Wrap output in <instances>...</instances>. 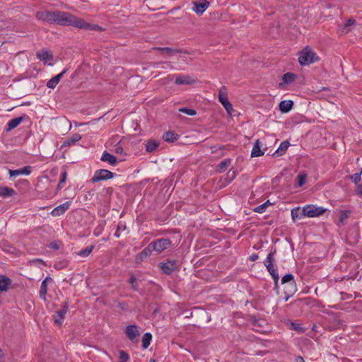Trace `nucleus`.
I'll return each instance as SVG.
<instances>
[{
    "instance_id": "393cba45",
    "label": "nucleus",
    "mask_w": 362,
    "mask_h": 362,
    "mask_svg": "<svg viewBox=\"0 0 362 362\" xmlns=\"http://www.w3.org/2000/svg\"><path fill=\"white\" fill-rule=\"evenodd\" d=\"M260 141L257 139L251 151V157H259L264 155V152L260 148Z\"/></svg>"
},
{
    "instance_id": "6ab92c4d",
    "label": "nucleus",
    "mask_w": 362,
    "mask_h": 362,
    "mask_svg": "<svg viewBox=\"0 0 362 362\" xmlns=\"http://www.w3.org/2000/svg\"><path fill=\"white\" fill-rule=\"evenodd\" d=\"M152 250L151 247L149 245L145 248L142 252L137 255L136 257V261L138 263L143 262L147 257H148L151 255Z\"/></svg>"
},
{
    "instance_id": "603ef678",
    "label": "nucleus",
    "mask_w": 362,
    "mask_h": 362,
    "mask_svg": "<svg viewBox=\"0 0 362 362\" xmlns=\"http://www.w3.org/2000/svg\"><path fill=\"white\" fill-rule=\"evenodd\" d=\"M292 325L293 328L294 329H296V330H300V329L299 326L296 325V324H294V323H292V325Z\"/></svg>"
},
{
    "instance_id": "ea45409f",
    "label": "nucleus",
    "mask_w": 362,
    "mask_h": 362,
    "mask_svg": "<svg viewBox=\"0 0 362 362\" xmlns=\"http://www.w3.org/2000/svg\"><path fill=\"white\" fill-rule=\"evenodd\" d=\"M300 208L297 207L291 210V217L293 221L300 218Z\"/></svg>"
},
{
    "instance_id": "e433bc0d",
    "label": "nucleus",
    "mask_w": 362,
    "mask_h": 362,
    "mask_svg": "<svg viewBox=\"0 0 362 362\" xmlns=\"http://www.w3.org/2000/svg\"><path fill=\"white\" fill-rule=\"evenodd\" d=\"M93 246L86 247V249L78 252L77 255L80 257H88L93 251Z\"/></svg>"
},
{
    "instance_id": "09e8293b",
    "label": "nucleus",
    "mask_w": 362,
    "mask_h": 362,
    "mask_svg": "<svg viewBox=\"0 0 362 362\" xmlns=\"http://www.w3.org/2000/svg\"><path fill=\"white\" fill-rule=\"evenodd\" d=\"M66 176H67V173L66 172H64L62 173V176L61 180L59 182L61 184L65 182L66 179Z\"/></svg>"
},
{
    "instance_id": "412c9836",
    "label": "nucleus",
    "mask_w": 362,
    "mask_h": 362,
    "mask_svg": "<svg viewBox=\"0 0 362 362\" xmlns=\"http://www.w3.org/2000/svg\"><path fill=\"white\" fill-rule=\"evenodd\" d=\"M16 194V192L8 187H0V197L2 198L11 197Z\"/></svg>"
},
{
    "instance_id": "f03ea898",
    "label": "nucleus",
    "mask_w": 362,
    "mask_h": 362,
    "mask_svg": "<svg viewBox=\"0 0 362 362\" xmlns=\"http://www.w3.org/2000/svg\"><path fill=\"white\" fill-rule=\"evenodd\" d=\"M298 57V61L301 66L309 65L320 60L317 53L310 46H306L299 51Z\"/></svg>"
},
{
    "instance_id": "c9c22d12",
    "label": "nucleus",
    "mask_w": 362,
    "mask_h": 362,
    "mask_svg": "<svg viewBox=\"0 0 362 362\" xmlns=\"http://www.w3.org/2000/svg\"><path fill=\"white\" fill-rule=\"evenodd\" d=\"M152 335L150 333H146L143 336L142 339V346L144 349H147L151 343Z\"/></svg>"
},
{
    "instance_id": "bb28decb",
    "label": "nucleus",
    "mask_w": 362,
    "mask_h": 362,
    "mask_svg": "<svg viewBox=\"0 0 362 362\" xmlns=\"http://www.w3.org/2000/svg\"><path fill=\"white\" fill-rule=\"evenodd\" d=\"M11 279L5 276H0V291H6L8 290L9 285L11 284Z\"/></svg>"
},
{
    "instance_id": "37998d69",
    "label": "nucleus",
    "mask_w": 362,
    "mask_h": 362,
    "mask_svg": "<svg viewBox=\"0 0 362 362\" xmlns=\"http://www.w3.org/2000/svg\"><path fill=\"white\" fill-rule=\"evenodd\" d=\"M306 181V175L305 174H300L298 175V182L299 186H303Z\"/></svg>"
},
{
    "instance_id": "a211bd4d",
    "label": "nucleus",
    "mask_w": 362,
    "mask_h": 362,
    "mask_svg": "<svg viewBox=\"0 0 362 362\" xmlns=\"http://www.w3.org/2000/svg\"><path fill=\"white\" fill-rule=\"evenodd\" d=\"M52 11H40L36 13L35 17L37 20L51 23Z\"/></svg>"
},
{
    "instance_id": "aec40b11",
    "label": "nucleus",
    "mask_w": 362,
    "mask_h": 362,
    "mask_svg": "<svg viewBox=\"0 0 362 362\" xmlns=\"http://www.w3.org/2000/svg\"><path fill=\"white\" fill-rule=\"evenodd\" d=\"M65 72L66 70L49 79L47 83V86L52 89L54 88L60 81L62 76L65 74Z\"/></svg>"
},
{
    "instance_id": "423d86ee",
    "label": "nucleus",
    "mask_w": 362,
    "mask_h": 362,
    "mask_svg": "<svg viewBox=\"0 0 362 362\" xmlns=\"http://www.w3.org/2000/svg\"><path fill=\"white\" fill-rule=\"evenodd\" d=\"M326 209L315 205H307L302 209V215L310 218L318 217L322 215Z\"/></svg>"
},
{
    "instance_id": "bf43d9fd",
    "label": "nucleus",
    "mask_w": 362,
    "mask_h": 362,
    "mask_svg": "<svg viewBox=\"0 0 362 362\" xmlns=\"http://www.w3.org/2000/svg\"><path fill=\"white\" fill-rule=\"evenodd\" d=\"M149 362H156L155 359L151 358Z\"/></svg>"
},
{
    "instance_id": "a19ab883",
    "label": "nucleus",
    "mask_w": 362,
    "mask_h": 362,
    "mask_svg": "<svg viewBox=\"0 0 362 362\" xmlns=\"http://www.w3.org/2000/svg\"><path fill=\"white\" fill-rule=\"evenodd\" d=\"M350 214V211H341L339 213V221L343 223L345 220H346Z\"/></svg>"
},
{
    "instance_id": "c03bdc74",
    "label": "nucleus",
    "mask_w": 362,
    "mask_h": 362,
    "mask_svg": "<svg viewBox=\"0 0 362 362\" xmlns=\"http://www.w3.org/2000/svg\"><path fill=\"white\" fill-rule=\"evenodd\" d=\"M226 175L230 180H233L236 177V171L235 170L230 169Z\"/></svg>"
},
{
    "instance_id": "f704fd0d",
    "label": "nucleus",
    "mask_w": 362,
    "mask_h": 362,
    "mask_svg": "<svg viewBox=\"0 0 362 362\" xmlns=\"http://www.w3.org/2000/svg\"><path fill=\"white\" fill-rule=\"evenodd\" d=\"M177 139V135L173 132H168L164 134L163 139L166 141L173 142Z\"/></svg>"
},
{
    "instance_id": "f257e3e1",
    "label": "nucleus",
    "mask_w": 362,
    "mask_h": 362,
    "mask_svg": "<svg viewBox=\"0 0 362 362\" xmlns=\"http://www.w3.org/2000/svg\"><path fill=\"white\" fill-rule=\"evenodd\" d=\"M51 23L64 26H73L86 30L103 31V28L97 24L88 22L71 13L60 11H52Z\"/></svg>"
},
{
    "instance_id": "4d7b16f0",
    "label": "nucleus",
    "mask_w": 362,
    "mask_h": 362,
    "mask_svg": "<svg viewBox=\"0 0 362 362\" xmlns=\"http://www.w3.org/2000/svg\"><path fill=\"white\" fill-rule=\"evenodd\" d=\"M147 1L149 4H153V0H145Z\"/></svg>"
},
{
    "instance_id": "4468645a",
    "label": "nucleus",
    "mask_w": 362,
    "mask_h": 362,
    "mask_svg": "<svg viewBox=\"0 0 362 362\" xmlns=\"http://www.w3.org/2000/svg\"><path fill=\"white\" fill-rule=\"evenodd\" d=\"M274 258L272 253H270L266 261H265V265L269 271V272L271 274V275L273 276L274 279L276 282L279 279L278 274L274 268V266L273 265Z\"/></svg>"
},
{
    "instance_id": "49530a36",
    "label": "nucleus",
    "mask_w": 362,
    "mask_h": 362,
    "mask_svg": "<svg viewBox=\"0 0 362 362\" xmlns=\"http://www.w3.org/2000/svg\"><path fill=\"white\" fill-rule=\"evenodd\" d=\"M356 193L358 196H362V185L358 184L356 187Z\"/></svg>"
},
{
    "instance_id": "8fccbe9b",
    "label": "nucleus",
    "mask_w": 362,
    "mask_h": 362,
    "mask_svg": "<svg viewBox=\"0 0 362 362\" xmlns=\"http://www.w3.org/2000/svg\"><path fill=\"white\" fill-rule=\"evenodd\" d=\"M115 152H116L117 153H120V154H122V153H124V150H123L122 147H121V146H117V147L115 148Z\"/></svg>"
},
{
    "instance_id": "c85d7f7f",
    "label": "nucleus",
    "mask_w": 362,
    "mask_h": 362,
    "mask_svg": "<svg viewBox=\"0 0 362 362\" xmlns=\"http://www.w3.org/2000/svg\"><path fill=\"white\" fill-rule=\"evenodd\" d=\"M160 143L155 140H148L146 144V150L149 153H152L156 150Z\"/></svg>"
},
{
    "instance_id": "a18cd8bd",
    "label": "nucleus",
    "mask_w": 362,
    "mask_h": 362,
    "mask_svg": "<svg viewBox=\"0 0 362 362\" xmlns=\"http://www.w3.org/2000/svg\"><path fill=\"white\" fill-rule=\"evenodd\" d=\"M266 208H267V207H266V204H262V205H259V206H258L257 207H256V208L254 209V211H255V212H257V213H259V214H261V213L264 212V211H265V209H266Z\"/></svg>"
},
{
    "instance_id": "7ed1b4c3",
    "label": "nucleus",
    "mask_w": 362,
    "mask_h": 362,
    "mask_svg": "<svg viewBox=\"0 0 362 362\" xmlns=\"http://www.w3.org/2000/svg\"><path fill=\"white\" fill-rule=\"evenodd\" d=\"M218 101L224 107L228 115H231L234 112V109L228 100L227 88L225 86H222L218 90Z\"/></svg>"
},
{
    "instance_id": "6e6d98bb",
    "label": "nucleus",
    "mask_w": 362,
    "mask_h": 362,
    "mask_svg": "<svg viewBox=\"0 0 362 362\" xmlns=\"http://www.w3.org/2000/svg\"><path fill=\"white\" fill-rule=\"evenodd\" d=\"M263 204H266V207H267L268 206L272 205V204L269 202V201L266 202H265V203H264Z\"/></svg>"
},
{
    "instance_id": "5fc2aeb1",
    "label": "nucleus",
    "mask_w": 362,
    "mask_h": 362,
    "mask_svg": "<svg viewBox=\"0 0 362 362\" xmlns=\"http://www.w3.org/2000/svg\"><path fill=\"white\" fill-rule=\"evenodd\" d=\"M3 356H4V354H3L1 349L0 348V362L3 360Z\"/></svg>"
},
{
    "instance_id": "4be33fe9",
    "label": "nucleus",
    "mask_w": 362,
    "mask_h": 362,
    "mask_svg": "<svg viewBox=\"0 0 362 362\" xmlns=\"http://www.w3.org/2000/svg\"><path fill=\"white\" fill-rule=\"evenodd\" d=\"M23 119H24L23 117H16L11 120H10L7 124L6 131L10 132L12 129L17 127L23 122Z\"/></svg>"
},
{
    "instance_id": "a878e982",
    "label": "nucleus",
    "mask_w": 362,
    "mask_h": 362,
    "mask_svg": "<svg viewBox=\"0 0 362 362\" xmlns=\"http://www.w3.org/2000/svg\"><path fill=\"white\" fill-rule=\"evenodd\" d=\"M154 49L158 51L161 54H164L168 56H173L180 52L179 50L173 49L171 47H155Z\"/></svg>"
},
{
    "instance_id": "4c0bfd02",
    "label": "nucleus",
    "mask_w": 362,
    "mask_h": 362,
    "mask_svg": "<svg viewBox=\"0 0 362 362\" xmlns=\"http://www.w3.org/2000/svg\"><path fill=\"white\" fill-rule=\"evenodd\" d=\"M230 164V160L227 159L223 161H222L218 166V170L220 172H222L225 170Z\"/></svg>"
},
{
    "instance_id": "3c124183",
    "label": "nucleus",
    "mask_w": 362,
    "mask_h": 362,
    "mask_svg": "<svg viewBox=\"0 0 362 362\" xmlns=\"http://www.w3.org/2000/svg\"><path fill=\"white\" fill-rule=\"evenodd\" d=\"M257 258H258V256H257V255H252V256L250 257V260H251V261H252V262H254V261H255L256 259H257Z\"/></svg>"
},
{
    "instance_id": "6e6552de",
    "label": "nucleus",
    "mask_w": 362,
    "mask_h": 362,
    "mask_svg": "<svg viewBox=\"0 0 362 362\" xmlns=\"http://www.w3.org/2000/svg\"><path fill=\"white\" fill-rule=\"evenodd\" d=\"M170 242L167 239H160L154 243L149 244L148 245L151 247V250L156 251L157 253H160L163 250H166L170 247Z\"/></svg>"
},
{
    "instance_id": "f3484780",
    "label": "nucleus",
    "mask_w": 362,
    "mask_h": 362,
    "mask_svg": "<svg viewBox=\"0 0 362 362\" xmlns=\"http://www.w3.org/2000/svg\"><path fill=\"white\" fill-rule=\"evenodd\" d=\"M70 202H66L57 207H55L51 212V214L56 217V216H59L61 215H62L63 214L65 213V211L66 210L69 209V208L70 207Z\"/></svg>"
},
{
    "instance_id": "de8ad7c7",
    "label": "nucleus",
    "mask_w": 362,
    "mask_h": 362,
    "mask_svg": "<svg viewBox=\"0 0 362 362\" xmlns=\"http://www.w3.org/2000/svg\"><path fill=\"white\" fill-rule=\"evenodd\" d=\"M129 284H131L132 287L135 289L136 288V278L134 276H132L131 279H129Z\"/></svg>"
},
{
    "instance_id": "b1692460",
    "label": "nucleus",
    "mask_w": 362,
    "mask_h": 362,
    "mask_svg": "<svg viewBox=\"0 0 362 362\" xmlns=\"http://www.w3.org/2000/svg\"><path fill=\"white\" fill-rule=\"evenodd\" d=\"M293 105L292 100H283L279 103V110L281 112L286 113L292 109Z\"/></svg>"
},
{
    "instance_id": "0eeeda50",
    "label": "nucleus",
    "mask_w": 362,
    "mask_h": 362,
    "mask_svg": "<svg viewBox=\"0 0 362 362\" xmlns=\"http://www.w3.org/2000/svg\"><path fill=\"white\" fill-rule=\"evenodd\" d=\"M192 10L198 16H202L209 8L210 2L207 0H197L192 2Z\"/></svg>"
},
{
    "instance_id": "72a5a7b5",
    "label": "nucleus",
    "mask_w": 362,
    "mask_h": 362,
    "mask_svg": "<svg viewBox=\"0 0 362 362\" xmlns=\"http://www.w3.org/2000/svg\"><path fill=\"white\" fill-rule=\"evenodd\" d=\"M81 139V136L79 134H76L73 135L71 138L66 139L64 142L63 146H71L74 144H75L76 142H77L78 141H79Z\"/></svg>"
},
{
    "instance_id": "9b49d317",
    "label": "nucleus",
    "mask_w": 362,
    "mask_h": 362,
    "mask_svg": "<svg viewBox=\"0 0 362 362\" xmlns=\"http://www.w3.org/2000/svg\"><path fill=\"white\" fill-rule=\"evenodd\" d=\"M160 267L166 274H170L179 267V264L175 260H170L165 263H161Z\"/></svg>"
},
{
    "instance_id": "c756f323",
    "label": "nucleus",
    "mask_w": 362,
    "mask_h": 362,
    "mask_svg": "<svg viewBox=\"0 0 362 362\" xmlns=\"http://www.w3.org/2000/svg\"><path fill=\"white\" fill-rule=\"evenodd\" d=\"M289 146V143L288 141H284L280 144V146L276 150V151L274 153V156H282L286 151L288 149Z\"/></svg>"
},
{
    "instance_id": "20e7f679",
    "label": "nucleus",
    "mask_w": 362,
    "mask_h": 362,
    "mask_svg": "<svg viewBox=\"0 0 362 362\" xmlns=\"http://www.w3.org/2000/svg\"><path fill=\"white\" fill-rule=\"evenodd\" d=\"M218 101L224 107L228 115H231L234 112V109L228 100L227 88L225 86H222L218 90Z\"/></svg>"
},
{
    "instance_id": "13d9d810",
    "label": "nucleus",
    "mask_w": 362,
    "mask_h": 362,
    "mask_svg": "<svg viewBox=\"0 0 362 362\" xmlns=\"http://www.w3.org/2000/svg\"><path fill=\"white\" fill-rule=\"evenodd\" d=\"M61 185H62V184L59 182V185H58V186H57V189H58L61 188Z\"/></svg>"
},
{
    "instance_id": "2eb2a0df",
    "label": "nucleus",
    "mask_w": 362,
    "mask_h": 362,
    "mask_svg": "<svg viewBox=\"0 0 362 362\" xmlns=\"http://www.w3.org/2000/svg\"><path fill=\"white\" fill-rule=\"evenodd\" d=\"M37 57L45 64L52 65V60L53 59V56L52 53L47 50H41L37 53Z\"/></svg>"
},
{
    "instance_id": "473e14b6",
    "label": "nucleus",
    "mask_w": 362,
    "mask_h": 362,
    "mask_svg": "<svg viewBox=\"0 0 362 362\" xmlns=\"http://www.w3.org/2000/svg\"><path fill=\"white\" fill-rule=\"evenodd\" d=\"M293 275L286 274L281 279L282 284H286L288 282H291L290 284V286H291V288H292V290L291 291V293H294L296 290L295 286L293 285Z\"/></svg>"
},
{
    "instance_id": "ddd939ff",
    "label": "nucleus",
    "mask_w": 362,
    "mask_h": 362,
    "mask_svg": "<svg viewBox=\"0 0 362 362\" xmlns=\"http://www.w3.org/2000/svg\"><path fill=\"white\" fill-rule=\"evenodd\" d=\"M67 311L68 305L66 303H65L61 310L55 313V314L53 315V319L56 325H57L58 326H62L63 323V320L64 319L65 315L66 314Z\"/></svg>"
},
{
    "instance_id": "cd10ccee",
    "label": "nucleus",
    "mask_w": 362,
    "mask_h": 362,
    "mask_svg": "<svg viewBox=\"0 0 362 362\" xmlns=\"http://www.w3.org/2000/svg\"><path fill=\"white\" fill-rule=\"evenodd\" d=\"M49 281H51V278L47 277V278H45V279L42 281V283L41 284V288H40V296L44 300H46V294L47 292V284Z\"/></svg>"
},
{
    "instance_id": "9d476101",
    "label": "nucleus",
    "mask_w": 362,
    "mask_h": 362,
    "mask_svg": "<svg viewBox=\"0 0 362 362\" xmlns=\"http://www.w3.org/2000/svg\"><path fill=\"white\" fill-rule=\"evenodd\" d=\"M197 80L189 75H179L175 78V83L177 85L191 86L197 83Z\"/></svg>"
},
{
    "instance_id": "5701e85b",
    "label": "nucleus",
    "mask_w": 362,
    "mask_h": 362,
    "mask_svg": "<svg viewBox=\"0 0 362 362\" xmlns=\"http://www.w3.org/2000/svg\"><path fill=\"white\" fill-rule=\"evenodd\" d=\"M9 175L12 176H18L21 175H29L30 173V167L26 166L19 170H9Z\"/></svg>"
},
{
    "instance_id": "f8f14e48",
    "label": "nucleus",
    "mask_w": 362,
    "mask_h": 362,
    "mask_svg": "<svg viewBox=\"0 0 362 362\" xmlns=\"http://www.w3.org/2000/svg\"><path fill=\"white\" fill-rule=\"evenodd\" d=\"M296 78V74L291 72H287L281 76V81L279 83V87L280 88H284L286 86L294 82Z\"/></svg>"
},
{
    "instance_id": "864d4df0",
    "label": "nucleus",
    "mask_w": 362,
    "mask_h": 362,
    "mask_svg": "<svg viewBox=\"0 0 362 362\" xmlns=\"http://www.w3.org/2000/svg\"><path fill=\"white\" fill-rule=\"evenodd\" d=\"M296 361L297 362H305L304 359L302 357H300V356H298L297 358Z\"/></svg>"
},
{
    "instance_id": "7c9ffc66",
    "label": "nucleus",
    "mask_w": 362,
    "mask_h": 362,
    "mask_svg": "<svg viewBox=\"0 0 362 362\" xmlns=\"http://www.w3.org/2000/svg\"><path fill=\"white\" fill-rule=\"evenodd\" d=\"M356 21L355 20L352 18H349L346 23L343 25L341 28V33L342 34H347L351 31V27L355 24Z\"/></svg>"
},
{
    "instance_id": "58836bf2",
    "label": "nucleus",
    "mask_w": 362,
    "mask_h": 362,
    "mask_svg": "<svg viewBox=\"0 0 362 362\" xmlns=\"http://www.w3.org/2000/svg\"><path fill=\"white\" fill-rule=\"evenodd\" d=\"M362 171L349 176V178L357 185L361 180Z\"/></svg>"
},
{
    "instance_id": "79ce46f5",
    "label": "nucleus",
    "mask_w": 362,
    "mask_h": 362,
    "mask_svg": "<svg viewBox=\"0 0 362 362\" xmlns=\"http://www.w3.org/2000/svg\"><path fill=\"white\" fill-rule=\"evenodd\" d=\"M179 111L191 116H194L197 114V112L194 110L189 108H180Z\"/></svg>"
},
{
    "instance_id": "39448f33",
    "label": "nucleus",
    "mask_w": 362,
    "mask_h": 362,
    "mask_svg": "<svg viewBox=\"0 0 362 362\" xmlns=\"http://www.w3.org/2000/svg\"><path fill=\"white\" fill-rule=\"evenodd\" d=\"M218 101L224 107L228 115H231L234 112V109L228 100L227 88L225 86H222L218 90Z\"/></svg>"
},
{
    "instance_id": "2f4dec72",
    "label": "nucleus",
    "mask_w": 362,
    "mask_h": 362,
    "mask_svg": "<svg viewBox=\"0 0 362 362\" xmlns=\"http://www.w3.org/2000/svg\"><path fill=\"white\" fill-rule=\"evenodd\" d=\"M101 160L105 162H108L111 165L116 163V158L107 152H105L102 156Z\"/></svg>"
},
{
    "instance_id": "1a4fd4ad",
    "label": "nucleus",
    "mask_w": 362,
    "mask_h": 362,
    "mask_svg": "<svg viewBox=\"0 0 362 362\" xmlns=\"http://www.w3.org/2000/svg\"><path fill=\"white\" fill-rule=\"evenodd\" d=\"M113 177V173L107 170L101 169L97 170L93 177H92V182H96L100 180H109Z\"/></svg>"
},
{
    "instance_id": "dca6fc26",
    "label": "nucleus",
    "mask_w": 362,
    "mask_h": 362,
    "mask_svg": "<svg viewBox=\"0 0 362 362\" xmlns=\"http://www.w3.org/2000/svg\"><path fill=\"white\" fill-rule=\"evenodd\" d=\"M126 334L127 337L131 340L134 341L137 337L140 335V331L139 327L136 325H129L126 329Z\"/></svg>"
}]
</instances>
